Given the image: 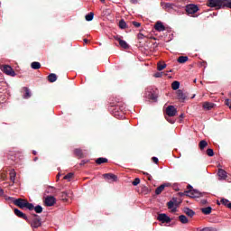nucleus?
<instances>
[{
    "label": "nucleus",
    "mask_w": 231,
    "mask_h": 231,
    "mask_svg": "<svg viewBox=\"0 0 231 231\" xmlns=\"http://www.w3.org/2000/svg\"><path fill=\"white\" fill-rule=\"evenodd\" d=\"M208 6L220 10V8H225V0H208Z\"/></svg>",
    "instance_id": "f257e3e1"
},
{
    "label": "nucleus",
    "mask_w": 231,
    "mask_h": 231,
    "mask_svg": "<svg viewBox=\"0 0 231 231\" xmlns=\"http://www.w3.org/2000/svg\"><path fill=\"white\" fill-rule=\"evenodd\" d=\"M7 199L9 201H13L14 205H16V207H19L20 208H24L25 205H26V200L23 199H14L12 197H8Z\"/></svg>",
    "instance_id": "f03ea898"
},
{
    "label": "nucleus",
    "mask_w": 231,
    "mask_h": 231,
    "mask_svg": "<svg viewBox=\"0 0 231 231\" xmlns=\"http://www.w3.org/2000/svg\"><path fill=\"white\" fill-rule=\"evenodd\" d=\"M32 226V228H39V226H41L42 222H41V217H39L38 215H34L33 218L32 219V221H30L28 219V221Z\"/></svg>",
    "instance_id": "7ed1b4c3"
},
{
    "label": "nucleus",
    "mask_w": 231,
    "mask_h": 231,
    "mask_svg": "<svg viewBox=\"0 0 231 231\" xmlns=\"http://www.w3.org/2000/svg\"><path fill=\"white\" fill-rule=\"evenodd\" d=\"M185 11L187 12V14H196L199 11V7H198L197 5L194 4H189L186 5L185 7Z\"/></svg>",
    "instance_id": "20e7f679"
},
{
    "label": "nucleus",
    "mask_w": 231,
    "mask_h": 231,
    "mask_svg": "<svg viewBox=\"0 0 231 231\" xmlns=\"http://www.w3.org/2000/svg\"><path fill=\"white\" fill-rule=\"evenodd\" d=\"M145 95L148 98H150V100H153L154 102L158 100V96L156 95V92L152 90V88H147Z\"/></svg>",
    "instance_id": "39448f33"
},
{
    "label": "nucleus",
    "mask_w": 231,
    "mask_h": 231,
    "mask_svg": "<svg viewBox=\"0 0 231 231\" xmlns=\"http://www.w3.org/2000/svg\"><path fill=\"white\" fill-rule=\"evenodd\" d=\"M2 71L5 73V75H9V77H15V71L9 65H4L1 67Z\"/></svg>",
    "instance_id": "423d86ee"
},
{
    "label": "nucleus",
    "mask_w": 231,
    "mask_h": 231,
    "mask_svg": "<svg viewBox=\"0 0 231 231\" xmlns=\"http://www.w3.org/2000/svg\"><path fill=\"white\" fill-rule=\"evenodd\" d=\"M44 203L46 207H53L57 203V199L53 196H48L45 198Z\"/></svg>",
    "instance_id": "0eeeda50"
},
{
    "label": "nucleus",
    "mask_w": 231,
    "mask_h": 231,
    "mask_svg": "<svg viewBox=\"0 0 231 231\" xmlns=\"http://www.w3.org/2000/svg\"><path fill=\"white\" fill-rule=\"evenodd\" d=\"M177 95V100L180 102H185L187 100V93H185L183 90L179 89L176 91Z\"/></svg>",
    "instance_id": "6e6552de"
},
{
    "label": "nucleus",
    "mask_w": 231,
    "mask_h": 231,
    "mask_svg": "<svg viewBox=\"0 0 231 231\" xmlns=\"http://www.w3.org/2000/svg\"><path fill=\"white\" fill-rule=\"evenodd\" d=\"M177 199L176 198H173L172 200H170L167 205H168V208H170L171 210V212H176L177 208H178V204L177 203Z\"/></svg>",
    "instance_id": "1a4fd4ad"
},
{
    "label": "nucleus",
    "mask_w": 231,
    "mask_h": 231,
    "mask_svg": "<svg viewBox=\"0 0 231 231\" xmlns=\"http://www.w3.org/2000/svg\"><path fill=\"white\" fill-rule=\"evenodd\" d=\"M166 115L168 116H176V115H178V109H176L174 106H169L166 108Z\"/></svg>",
    "instance_id": "9d476101"
},
{
    "label": "nucleus",
    "mask_w": 231,
    "mask_h": 231,
    "mask_svg": "<svg viewBox=\"0 0 231 231\" xmlns=\"http://www.w3.org/2000/svg\"><path fill=\"white\" fill-rule=\"evenodd\" d=\"M158 221H161L162 223H171L172 221L169 216L166 214H159L157 217Z\"/></svg>",
    "instance_id": "9b49d317"
},
{
    "label": "nucleus",
    "mask_w": 231,
    "mask_h": 231,
    "mask_svg": "<svg viewBox=\"0 0 231 231\" xmlns=\"http://www.w3.org/2000/svg\"><path fill=\"white\" fill-rule=\"evenodd\" d=\"M186 193L189 198H199L201 196V193L196 189H189Z\"/></svg>",
    "instance_id": "f8f14e48"
},
{
    "label": "nucleus",
    "mask_w": 231,
    "mask_h": 231,
    "mask_svg": "<svg viewBox=\"0 0 231 231\" xmlns=\"http://www.w3.org/2000/svg\"><path fill=\"white\" fill-rule=\"evenodd\" d=\"M103 178H105V180H108V181H116V180H118V177L112 173H105Z\"/></svg>",
    "instance_id": "ddd939ff"
},
{
    "label": "nucleus",
    "mask_w": 231,
    "mask_h": 231,
    "mask_svg": "<svg viewBox=\"0 0 231 231\" xmlns=\"http://www.w3.org/2000/svg\"><path fill=\"white\" fill-rule=\"evenodd\" d=\"M215 106H216V105L214 103H210V102H204L202 104V107L206 111H210V109H214Z\"/></svg>",
    "instance_id": "4468645a"
},
{
    "label": "nucleus",
    "mask_w": 231,
    "mask_h": 231,
    "mask_svg": "<svg viewBox=\"0 0 231 231\" xmlns=\"http://www.w3.org/2000/svg\"><path fill=\"white\" fill-rule=\"evenodd\" d=\"M156 32H165V25L162 22H157L154 25Z\"/></svg>",
    "instance_id": "2eb2a0df"
},
{
    "label": "nucleus",
    "mask_w": 231,
    "mask_h": 231,
    "mask_svg": "<svg viewBox=\"0 0 231 231\" xmlns=\"http://www.w3.org/2000/svg\"><path fill=\"white\" fill-rule=\"evenodd\" d=\"M14 214L15 216H17V217H22V219H25V221H28V217H26V215H24V213H23L21 210L15 208Z\"/></svg>",
    "instance_id": "dca6fc26"
},
{
    "label": "nucleus",
    "mask_w": 231,
    "mask_h": 231,
    "mask_svg": "<svg viewBox=\"0 0 231 231\" xmlns=\"http://www.w3.org/2000/svg\"><path fill=\"white\" fill-rule=\"evenodd\" d=\"M116 41H118L119 46H121V48H124L125 50H127V48H129V44H127L126 41H124V40L120 39L119 37H116Z\"/></svg>",
    "instance_id": "f3484780"
},
{
    "label": "nucleus",
    "mask_w": 231,
    "mask_h": 231,
    "mask_svg": "<svg viewBox=\"0 0 231 231\" xmlns=\"http://www.w3.org/2000/svg\"><path fill=\"white\" fill-rule=\"evenodd\" d=\"M183 212L186 216H189V217H194L196 212H194V210L189 208H185L183 209Z\"/></svg>",
    "instance_id": "a211bd4d"
},
{
    "label": "nucleus",
    "mask_w": 231,
    "mask_h": 231,
    "mask_svg": "<svg viewBox=\"0 0 231 231\" xmlns=\"http://www.w3.org/2000/svg\"><path fill=\"white\" fill-rule=\"evenodd\" d=\"M165 187H169V184H162L155 189V194L158 196L161 192H163Z\"/></svg>",
    "instance_id": "6ab92c4d"
},
{
    "label": "nucleus",
    "mask_w": 231,
    "mask_h": 231,
    "mask_svg": "<svg viewBox=\"0 0 231 231\" xmlns=\"http://www.w3.org/2000/svg\"><path fill=\"white\" fill-rule=\"evenodd\" d=\"M217 174L220 180H226V171L225 170L219 169Z\"/></svg>",
    "instance_id": "aec40b11"
},
{
    "label": "nucleus",
    "mask_w": 231,
    "mask_h": 231,
    "mask_svg": "<svg viewBox=\"0 0 231 231\" xmlns=\"http://www.w3.org/2000/svg\"><path fill=\"white\" fill-rule=\"evenodd\" d=\"M179 219H180V223H182V225H187V223H189V218H187V217L185 215H180L179 217Z\"/></svg>",
    "instance_id": "412c9836"
},
{
    "label": "nucleus",
    "mask_w": 231,
    "mask_h": 231,
    "mask_svg": "<svg viewBox=\"0 0 231 231\" xmlns=\"http://www.w3.org/2000/svg\"><path fill=\"white\" fill-rule=\"evenodd\" d=\"M96 163L97 165H102V163H107V159L106 158H104V157H100V158H97L96 160Z\"/></svg>",
    "instance_id": "4be33fe9"
},
{
    "label": "nucleus",
    "mask_w": 231,
    "mask_h": 231,
    "mask_svg": "<svg viewBox=\"0 0 231 231\" xmlns=\"http://www.w3.org/2000/svg\"><path fill=\"white\" fill-rule=\"evenodd\" d=\"M187 60H189V57H187V56H180L178 58V62L180 64H185V62H187Z\"/></svg>",
    "instance_id": "5701e85b"
},
{
    "label": "nucleus",
    "mask_w": 231,
    "mask_h": 231,
    "mask_svg": "<svg viewBox=\"0 0 231 231\" xmlns=\"http://www.w3.org/2000/svg\"><path fill=\"white\" fill-rule=\"evenodd\" d=\"M49 82H56L57 81V74L51 73L48 76Z\"/></svg>",
    "instance_id": "b1692460"
},
{
    "label": "nucleus",
    "mask_w": 231,
    "mask_h": 231,
    "mask_svg": "<svg viewBox=\"0 0 231 231\" xmlns=\"http://www.w3.org/2000/svg\"><path fill=\"white\" fill-rule=\"evenodd\" d=\"M31 68L32 69H41V63L39 61H33L32 64H31Z\"/></svg>",
    "instance_id": "393cba45"
},
{
    "label": "nucleus",
    "mask_w": 231,
    "mask_h": 231,
    "mask_svg": "<svg viewBox=\"0 0 231 231\" xmlns=\"http://www.w3.org/2000/svg\"><path fill=\"white\" fill-rule=\"evenodd\" d=\"M171 88L173 91H178V89H180V81H173L171 83Z\"/></svg>",
    "instance_id": "a878e982"
},
{
    "label": "nucleus",
    "mask_w": 231,
    "mask_h": 231,
    "mask_svg": "<svg viewBox=\"0 0 231 231\" xmlns=\"http://www.w3.org/2000/svg\"><path fill=\"white\" fill-rule=\"evenodd\" d=\"M202 214H205L206 216H208L212 212L211 207H207L201 209Z\"/></svg>",
    "instance_id": "bb28decb"
},
{
    "label": "nucleus",
    "mask_w": 231,
    "mask_h": 231,
    "mask_svg": "<svg viewBox=\"0 0 231 231\" xmlns=\"http://www.w3.org/2000/svg\"><path fill=\"white\" fill-rule=\"evenodd\" d=\"M208 145V143H207V141L202 140L199 142V147L200 149V151H203V149H205V147H207Z\"/></svg>",
    "instance_id": "cd10ccee"
},
{
    "label": "nucleus",
    "mask_w": 231,
    "mask_h": 231,
    "mask_svg": "<svg viewBox=\"0 0 231 231\" xmlns=\"http://www.w3.org/2000/svg\"><path fill=\"white\" fill-rule=\"evenodd\" d=\"M166 68H167V64H165V63L159 62L157 64L158 71H163V69H165Z\"/></svg>",
    "instance_id": "c85d7f7f"
},
{
    "label": "nucleus",
    "mask_w": 231,
    "mask_h": 231,
    "mask_svg": "<svg viewBox=\"0 0 231 231\" xmlns=\"http://www.w3.org/2000/svg\"><path fill=\"white\" fill-rule=\"evenodd\" d=\"M24 91H25V95L23 96V98L28 99L30 98V97H32V92H30V88H23Z\"/></svg>",
    "instance_id": "c756f323"
},
{
    "label": "nucleus",
    "mask_w": 231,
    "mask_h": 231,
    "mask_svg": "<svg viewBox=\"0 0 231 231\" xmlns=\"http://www.w3.org/2000/svg\"><path fill=\"white\" fill-rule=\"evenodd\" d=\"M119 28H121V30H125V28H127V23H125V20L122 19L119 21Z\"/></svg>",
    "instance_id": "7c9ffc66"
},
{
    "label": "nucleus",
    "mask_w": 231,
    "mask_h": 231,
    "mask_svg": "<svg viewBox=\"0 0 231 231\" xmlns=\"http://www.w3.org/2000/svg\"><path fill=\"white\" fill-rule=\"evenodd\" d=\"M15 176H17V174L15 173V171H10V180L13 183H15Z\"/></svg>",
    "instance_id": "2f4dec72"
},
{
    "label": "nucleus",
    "mask_w": 231,
    "mask_h": 231,
    "mask_svg": "<svg viewBox=\"0 0 231 231\" xmlns=\"http://www.w3.org/2000/svg\"><path fill=\"white\" fill-rule=\"evenodd\" d=\"M24 208H28V210H33L34 206H33V204L29 203V202L27 201V202H25Z\"/></svg>",
    "instance_id": "473e14b6"
},
{
    "label": "nucleus",
    "mask_w": 231,
    "mask_h": 231,
    "mask_svg": "<svg viewBox=\"0 0 231 231\" xmlns=\"http://www.w3.org/2000/svg\"><path fill=\"white\" fill-rule=\"evenodd\" d=\"M224 8L231 9V0H224Z\"/></svg>",
    "instance_id": "72a5a7b5"
},
{
    "label": "nucleus",
    "mask_w": 231,
    "mask_h": 231,
    "mask_svg": "<svg viewBox=\"0 0 231 231\" xmlns=\"http://www.w3.org/2000/svg\"><path fill=\"white\" fill-rule=\"evenodd\" d=\"M93 17H95V14H93V13H89L88 14H87L86 16H85V19H86V21H91L92 19H93Z\"/></svg>",
    "instance_id": "f704fd0d"
},
{
    "label": "nucleus",
    "mask_w": 231,
    "mask_h": 231,
    "mask_svg": "<svg viewBox=\"0 0 231 231\" xmlns=\"http://www.w3.org/2000/svg\"><path fill=\"white\" fill-rule=\"evenodd\" d=\"M34 211L36 214H41L42 212V207L41 205L34 207Z\"/></svg>",
    "instance_id": "c9c22d12"
},
{
    "label": "nucleus",
    "mask_w": 231,
    "mask_h": 231,
    "mask_svg": "<svg viewBox=\"0 0 231 231\" xmlns=\"http://www.w3.org/2000/svg\"><path fill=\"white\" fill-rule=\"evenodd\" d=\"M74 153L76 154V156H79V158H82V150L76 149V150H74Z\"/></svg>",
    "instance_id": "e433bc0d"
},
{
    "label": "nucleus",
    "mask_w": 231,
    "mask_h": 231,
    "mask_svg": "<svg viewBox=\"0 0 231 231\" xmlns=\"http://www.w3.org/2000/svg\"><path fill=\"white\" fill-rule=\"evenodd\" d=\"M71 178H73V173L72 172L68 173L67 175H65L63 177V179L67 180L68 181H71Z\"/></svg>",
    "instance_id": "4c0bfd02"
},
{
    "label": "nucleus",
    "mask_w": 231,
    "mask_h": 231,
    "mask_svg": "<svg viewBox=\"0 0 231 231\" xmlns=\"http://www.w3.org/2000/svg\"><path fill=\"white\" fill-rule=\"evenodd\" d=\"M222 205H225V207H228L230 201L226 199H222L221 200Z\"/></svg>",
    "instance_id": "58836bf2"
},
{
    "label": "nucleus",
    "mask_w": 231,
    "mask_h": 231,
    "mask_svg": "<svg viewBox=\"0 0 231 231\" xmlns=\"http://www.w3.org/2000/svg\"><path fill=\"white\" fill-rule=\"evenodd\" d=\"M207 154L208 156H210V157L214 156V150L212 148H208L207 150Z\"/></svg>",
    "instance_id": "ea45409f"
},
{
    "label": "nucleus",
    "mask_w": 231,
    "mask_h": 231,
    "mask_svg": "<svg viewBox=\"0 0 231 231\" xmlns=\"http://www.w3.org/2000/svg\"><path fill=\"white\" fill-rule=\"evenodd\" d=\"M132 184L134 185V187H136V185H140V179L139 178L134 179Z\"/></svg>",
    "instance_id": "a19ab883"
},
{
    "label": "nucleus",
    "mask_w": 231,
    "mask_h": 231,
    "mask_svg": "<svg viewBox=\"0 0 231 231\" xmlns=\"http://www.w3.org/2000/svg\"><path fill=\"white\" fill-rule=\"evenodd\" d=\"M171 116H166V120L167 122H169L170 124H175L176 123V120L171 118Z\"/></svg>",
    "instance_id": "79ce46f5"
},
{
    "label": "nucleus",
    "mask_w": 231,
    "mask_h": 231,
    "mask_svg": "<svg viewBox=\"0 0 231 231\" xmlns=\"http://www.w3.org/2000/svg\"><path fill=\"white\" fill-rule=\"evenodd\" d=\"M154 77L155 79H162V77H163V72H156Z\"/></svg>",
    "instance_id": "37998d69"
},
{
    "label": "nucleus",
    "mask_w": 231,
    "mask_h": 231,
    "mask_svg": "<svg viewBox=\"0 0 231 231\" xmlns=\"http://www.w3.org/2000/svg\"><path fill=\"white\" fill-rule=\"evenodd\" d=\"M200 231H217V229H216L214 227H205Z\"/></svg>",
    "instance_id": "c03bdc74"
},
{
    "label": "nucleus",
    "mask_w": 231,
    "mask_h": 231,
    "mask_svg": "<svg viewBox=\"0 0 231 231\" xmlns=\"http://www.w3.org/2000/svg\"><path fill=\"white\" fill-rule=\"evenodd\" d=\"M132 24H134L135 26V28H140V26H142V23H140L138 22H132Z\"/></svg>",
    "instance_id": "a18cd8bd"
},
{
    "label": "nucleus",
    "mask_w": 231,
    "mask_h": 231,
    "mask_svg": "<svg viewBox=\"0 0 231 231\" xmlns=\"http://www.w3.org/2000/svg\"><path fill=\"white\" fill-rule=\"evenodd\" d=\"M172 6H173V5L171 3H167L164 5L165 8H172Z\"/></svg>",
    "instance_id": "49530a36"
},
{
    "label": "nucleus",
    "mask_w": 231,
    "mask_h": 231,
    "mask_svg": "<svg viewBox=\"0 0 231 231\" xmlns=\"http://www.w3.org/2000/svg\"><path fill=\"white\" fill-rule=\"evenodd\" d=\"M225 104L226 106H228L230 107V105H231L230 99H226Z\"/></svg>",
    "instance_id": "de8ad7c7"
},
{
    "label": "nucleus",
    "mask_w": 231,
    "mask_h": 231,
    "mask_svg": "<svg viewBox=\"0 0 231 231\" xmlns=\"http://www.w3.org/2000/svg\"><path fill=\"white\" fill-rule=\"evenodd\" d=\"M152 160L153 163H158V162H159L157 157H152Z\"/></svg>",
    "instance_id": "09e8293b"
},
{
    "label": "nucleus",
    "mask_w": 231,
    "mask_h": 231,
    "mask_svg": "<svg viewBox=\"0 0 231 231\" xmlns=\"http://www.w3.org/2000/svg\"><path fill=\"white\" fill-rule=\"evenodd\" d=\"M0 196H5V190L0 188Z\"/></svg>",
    "instance_id": "8fccbe9b"
},
{
    "label": "nucleus",
    "mask_w": 231,
    "mask_h": 231,
    "mask_svg": "<svg viewBox=\"0 0 231 231\" xmlns=\"http://www.w3.org/2000/svg\"><path fill=\"white\" fill-rule=\"evenodd\" d=\"M114 116H116V118H122V115H118V114H114Z\"/></svg>",
    "instance_id": "3c124183"
},
{
    "label": "nucleus",
    "mask_w": 231,
    "mask_h": 231,
    "mask_svg": "<svg viewBox=\"0 0 231 231\" xmlns=\"http://www.w3.org/2000/svg\"><path fill=\"white\" fill-rule=\"evenodd\" d=\"M148 176V180L149 181H152V176H151V174L147 175Z\"/></svg>",
    "instance_id": "603ef678"
},
{
    "label": "nucleus",
    "mask_w": 231,
    "mask_h": 231,
    "mask_svg": "<svg viewBox=\"0 0 231 231\" xmlns=\"http://www.w3.org/2000/svg\"><path fill=\"white\" fill-rule=\"evenodd\" d=\"M131 3H133V5H136V3H138V0H131Z\"/></svg>",
    "instance_id": "864d4df0"
},
{
    "label": "nucleus",
    "mask_w": 231,
    "mask_h": 231,
    "mask_svg": "<svg viewBox=\"0 0 231 231\" xmlns=\"http://www.w3.org/2000/svg\"><path fill=\"white\" fill-rule=\"evenodd\" d=\"M201 203H202V205H206L207 204V199L201 200Z\"/></svg>",
    "instance_id": "5fc2aeb1"
},
{
    "label": "nucleus",
    "mask_w": 231,
    "mask_h": 231,
    "mask_svg": "<svg viewBox=\"0 0 231 231\" xmlns=\"http://www.w3.org/2000/svg\"><path fill=\"white\" fill-rule=\"evenodd\" d=\"M86 163H88V161H82L81 163H80V165H84V164H86Z\"/></svg>",
    "instance_id": "6e6d98bb"
},
{
    "label": "nucleus",
    "mask_w": 231,
    "mask_h": 231,
    "mask_svg": "<svg viewBox=\"0 0 231 231\" xmlns=\"http://www.w3.org/2000/svg\"><path fill=\"white\" fill-rule=\"evenodd\" d=\"M227 208H230L231 210V202H229V205H227Z\"/></svg>",
    "instance_id": "4d7b16f0"
},
{
    "label": "nucleus",
    "mask_w": 231,
    "mask_h": 231,
    "mask_svg": "<svg viewBox=\"0 0 231 231\" xmlns=\"http://www.w3.org/2000/svg\"><path fill=\"white\" fill-rule=\"evenodd\" d=\"M143 174H144V176H149V173L147 172H143Z\"/></svg>",
    "instance_id": "13d9d810"
},
{
    "label": "nucleus",
    "mask_w": 231,
    "mask_h": 231,
    "mask_svg": "<svg viewBox=\"0 0 231 231\" xmlns=\"http://www.w3.org/2000/svg\"><path fill=\"white\" fill-rule=\"evenodd\" d=\"M184 116H184L183 114H181V115L180 116V118H184Z\"/></svg>",
    "instance_id": "bf43d9fd"
},
{
    "label": "nucleus",
    "mask_w": 231,
    "mask_h": 231,
    "mask_svg": "<svg viewBox=\"0 0 231 231\" xmlns=\"http://www.w3.org/2000/svg\"><path fill=\"white\" fill-rule=\"evenodd\" d=\"M32 154H37V152H36V151H33V152H32Z\"/></svg>",
    "instance_id": "052dcab7"
},
{
    "label": "nucleus",
    "mask_w": 231,
    "mask_h": 231,
    "mask_svg": "<svg viewBox=\"0 0 231 231\" xmlns=\"http://www.w3.org/2000/svg\"><path fill=\"white\" fill-rule=\"evenodd\" d=\"M101 1V3H106V0H100Z\"/></svg>",
    "instance_id": "680f3d73"
},
{
    "label": "nucleus",
    "mask_w": 231,
    "mask_h": 231,
    "mask_svg": "<svg viewBox=\"0 0 231 231\" xmlns=\"http://www.w3.org/2000/svg\"><path fill=\"white\" fill-rule=\"evenodd\" d=\"M59 178H60V173L58 174V180H59Z\"/></svg>",
    "instance_id": "e2e57ef3"
},
{
    "label": "nucleus",
    "mask_w": 231,
    "mask_h": 231,
    "mask_svg": "<svg viewBox=\"0 0 231 231\" xmlns=\"http://www.w3.org/2000/svg\"><path fill=\"white\" fill-rule=\"evenodd\" d=\"M84 42H88V40H87V39H85V40H84Z\"/></svg>",
    "instance_id": "0e129e2a"
},
{
    "label": "nucleus",
    "mask_w": 231,
    "mask_h": 231,
    "mask_svg": "<svg viewBox=\"0 0 231 231\" xmlns=\"http://www.w3.org/2000/svg\"><path fill=\"white\" fill-rule=\"evenodd\" d=\"M196 95H193V97H191V98H195Z\"/></svg>",
    "instance_id": "69168bd1"
},
{
    "label": "nucleus",
    "mask_w": 231,
    "mask_h": 231,
    "mask_svg": "<svg viewBox=\"0 0 231 231\" xmlns=\"http://www.w3.org/2000/svg\"><path fill=\"white\" fill-rule=\"evenodd\" d=\"M189 189H192V186H191V185H189Z\"/></svg>",
    "instance_id": "338daca9"
},
{
    "label": "nucleus",
    "mask_w": 231,
    "mask_h": 231,
    "mask_svg": "<svg viewBox=\"0 0 231 231\" xmlns=\"http://www.w3.org/2000/svg\"><path fill=\"white\" fill-rule=\"evenodd\" d=\"M34 162H37V158L34 159Z\"/></svg>",
    "instance_id": "774afa93"
}]
</instances>
